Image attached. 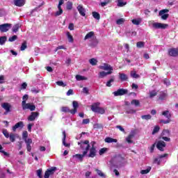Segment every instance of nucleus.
Instances as JSON below:
<instances>
[{
    "label": "nucleus",
    "mask_w": 178,
    "mask_h": 178,
    "mask_svg": "<svg viewBox=\"0 0 178 178\" xmlns=\"http://www.w3.org/2000/svg\"><path fill=\"white\" fill-rule=\"evenodd\" d=\"M99 69L106 71H102L99 73V77H100V79H104V77H106V76L113 73V67L108 63H103L102 65H99Z\"/></svg>",
    "instance_id": "1"
},
{
    "label": "nucleus",
    "mask_w": 178,
    "mask_h": 178,
    "mask_svg": "<svg viewBox=\"0 0 178 178\" xmlns=\"http://www.w3.org/2000/svg\"><path fill=\"white\" fill-rule=\"evenodd\" d=\"M124 159L120 156H116L111 159V163L116 166V168H120V166H123V161Z\"/></svg>",
    "instance_id": "2"
},
{
    "label": "nucleus",
    "mask_w": 178,
    "mask_h": 178,
    "mask_svg": "<svg viewBox=\"0 0 178 178\" xmlns=\"http://www.w3.org/2000/svg\"><path fill=\"white\" fill-rule=\"evenodd\" d=\"M78 145H80V148L82 149H85L83 152V155H87V152H88V149H90V141L85 140L78 143Z\"/></svg>",
    "instance_id": "3"
},
{
    "label": "nucleus",
    "mask_w": 178,
    "mask_h": 178,
    "mask_svg": "<svg viewBox=\"0 0 178 178\" xmlns=\"http://www.w3.org/2000/svg\"><path fill=\"white\" fill-rule=\"evenodd\" d=\"M22 106L23 111H26V109H29L31 112L35 111V106L34 104L32 103H26V101L24 100L22 102Z\"/></svg>",
    "instance_id": "4"
},
{
    "label": "nucleus",
    "mask_w": 178,
    "mask_h": 178,
    "mask_svg": "<svg viewBox=\"0 0 178 178\" xmlns=\"http://www.w3.org/2000/svg\"><path fill=\"white\" fill-rule=\"evenodd\" d=\"M96 143L92 141L90 143L91 148L90 149L88 158H94L97 155V147H95Z\"/></svg>",
    "instance_id": "5"
},
{
    "label": "nucleus",
    "mask_w": 178,
    "mask_h": 178,
    "mask_svg": "<svg viewBox=\"0 0 178 178\" xmlns=\"http://www.w3.org/2000/svg\"><path fill=\"white\" fill-rule=\"evenodd\" d=\"M127 92H129L127 89L120 88L117 91L113 92V94L115 97H120L122 95H125V94H127Z\"/></svg>",
    "instance_id": "6"
},
{
    "label": "nucleus",
    "mask_w": 178,
    "mask_h": 178,
    "mask_svg": "<svg viewBox=\"0 0 178 178\" xmlns=\"http://www.w3.org/2000/svg\"><path fill=\"white\" fill-rule=\"evenodd\" d=\"M12 27L11 24H3L0 25V31L1 33H6L7 31H9Z\"/></svg>",
    "instance_id": "7"
},
{
    "label": "nucleus",
    "mask_w": 178,
    "mask_h": 178,
    "mask_svg": "<svg viewBox=\"0 0 178 178\" xmlns=\"http://www.w3.org/2000/svg\"><path fill=\"white\" fill-rule=\"evenodd\" d=\"M168 12H169V10L168 9H164L159 11V16H161V19L163 20H166L168 17H169V14H165L168 13Z\"/></svg>",
    "instance_id": "8"
},
{
    "label": "nucleus",
    "mask_w": 178,
    "mask_h": 178,
    "mask_svg": "<svg viewBox=\"0 0 178 178\" xmlns=\"http://www.w3.org/2000/svg\"><path fill=\"white\" fill-rule=\"evenodd\" d=\"M1 107L3 108V109L6 110L4 115H7V113H9V112H10V108H12V105H10V104L8 102H5L1 104Z\"/></svg>",
    "instance_id": "9"
},
{
    "label": "nucleus",
    "mask_w": 178,
    "mask_h": 178,
    "mask_svg": "<svg viewBox=\"0 0 178 178\" xmlns=\"http://www.w3.org/2000/svg\"><path fill=\"white\" fill-rule=\"evenodd\" d=\"M40 113L38 112H32L31 115L28 117V120L29 122H34L36 118H38Z\"/></svg>",
    "instance_id": "10"
},
{
    "label": "nucleus",
    "mask_w": 178,
    "mask_h": 178,
    "mask_svg": "<svg viewBox=\"0 0 178 178\" xmlns=\"http://www.w3.org/2000/svg\"><path fill=\"white\" fill-rule=\"evenodd\" d=\"M153 27L154 29H166V27H168V24H165L159 22H154L153 23Z\"/></svg>",
    "instance_id": "11"
},
{
    "label": "nucleus",
    "mask_w": 178,
    "mask_h": 178,
    "mask_svg": "<svg viewBox=\"0 0 178 178\" xmlns=\"http://www.w3.org/2000/svg\"><path fill=\"white\" fill-rule=\"evenodd\" d=\"M72 105L74 108L70 111V113L72 115H74L77 113V108H79V102H77L76 101H74L72 102Z\"/></svg>",
    "instance_id": "12"
},
{
    "label": "nucleus",
    "mask_w": 178,
    "mask_h": 178,
    "mask_svg": "<svg viewBox=\"0 0 178 178\" xmlns=\"http://www.w3.org/2000/svg\"><path fill=\"white\" fill-rule=\"evenodd\" d=\"M76 9L81 16H83V17L86 16V8H83V5H79L76 7Z\"/></svg>",
    "instance_id": "13"
},
{
    "label": "nucleus",
    "mask_w": 178,
    "mask_h": 178,
    "mask_svg": "<svg viewBox=\"0 0 178 178\" xmlns=\"http://www.w3.org/2000/svg\"><path fill=\"white\" fill-rule=\"evenodd\" d=\"M156 147H157L158 149H159V151H163V148H165L166 147V143H165L164 141L159 140L157 143Z\"/></svg>",
    "instance_id": "14"
},
{
    "label": "nucleus",
    "mask_w": 178,
    "mask_h": 178,
    "mask_svg": "<svg viewBox=\"0 0 178 178\" xmlns=\"http://www.w3.org/2000/svg\"><path fill=\"white\" fill-rule=\"evenodd\" d=\"M23 127H24V124L23 122H19L13 127V131H16L17 129H23Z\"/></svg>",
    "instance_id": "15"
},
{
    "label": "nucleus",
    "mask_w": 178,
    "mask_h": 178,
    "mask_svg": "<svg viewBox=\"0 0 178 178\" xmlns=\"http://www.w3.org/2000/svg\"><path fill=\"white\" fill-rule=\"evenodd\" d=\"M24 3H26V0H14V4L15 6L22 7L24 6Z\"/></svg>",
    "instance_id": "16"
},
{
    "label": "nucleus",
    "mask_w": 178,
    "mask_h": 178,
    "mask_svg": "<svg viewBox=\"0 0 178 178\" xmlns=\"http://www.w3.org/2000/svg\"><path fill=\"white\" fill-rule=\"evenodd\" d=\"M168 54L170 56H178V49H170Z\"/></svg>",
    "instance_id": "17"
},
{
    "label": "nucleus",
    "mask_w": 178,
    "mask_h": 178,
    "mask_svg": "<svg viewBox=\"0 0 178 178\" xmlns=\"http://www.w3.org/2000/svg\"><path fill=\"white\" fill-rule=\"evenodd\" d=\"M133 138H134V132H131L127 138L126 141L128 144H133Z\"/></svg>",
    "instance_id": "18"
},
{
    "label": "nucleus",
    "mask_w": 178,
    "mask_h": 178,
    "mask_svg": "<svg viewBox=\"0 0 178 178\" xmlns=\"http://www.w3.org/2000/svg\"><path fill=\"white\" fill-rule=\"evenodd\" d=\"M168 156V154L160 155L159 158L154 159V163H157V165H161L162 158H165Z\"/></svg>",
    "instance_id": "19"
},
{
    "label": "nucleus",
    "mask_w": 178,
    "mask_h": 178,
    "mask_svg": "<svg viewBox=\"0 0 178 178\" xmlns=\"http://www.w3.org/2000/svg\"><path fill=\"white\" fill-rule=\"evenodd\" d=\"M104 141L108 144H111L112 143H118V139H113V138L107 137L104 139Z\"/></svg>",
    "instance_id": "20"
},
{
    "label": "nucleus",
    "mask_w": 178,
    "mask_h": 178,
    "mask_svg": "<svg viewBox=\"0 0 178 178\" xmlns=\"http://www.w3.org/2000/svg\"><path fill=\"white\" fill-rule=\"evenodd\" d=\"M119 76L121 81H127V80L129 79V76H127L126 74L119 73Z\"/></svg>",
    "instance_id": "21"
},
{
    "label": "nucleus",
    "mask_w": 178,
    "mask_h": 178,
    "mask_svg": "<svg viewBox=\"0 0 178 178\" xmlns=\"http://www.w3.org/2000/svg\"><path fill=\"white\" fill-rule=\"evenodd\" d=\"M63 145L65 147H70V144L66 143V131H63Z\"/></svg>",
    "instance_id": "22"
},
{
    "label": "nucleus",
    "mask_w": 178,
    "mask_h": 178,
    "mask_svg": "<svg viewBox=\"0 0 178 178\" xmlns=\"http://www.w3.org/2000/svg\"><path fill=\"white\" fill-rule=\"evenodd\" d=\"M167 97H168V95L165 92H163L159 95V99H160L161 101H165V99H166Z\"/></svg>",
    "instance_id": "23"
},
{
    "label": "nucleus",
    "mask_w": 178,
    "mask_h": 178,
    "mask_svg": "<svg viewBox=\"0 0 178 178\" xmlns=\"http://www.w3.org/2000/svg\"><path fill=\"white\" fill-rule=\"evenodd\" d=\"M163 116H165L167 119H170L172 118V115H170V113H169V111H165L162 113Z\"/></svg>",
    "instance_id": "24"
},
{
    "label": "nucleus",
    "mask_w": 178,
    "mask_h": 178,
    "mask_svg": "<svg viewBox=\"0 0 178 178\" xmlns=\"http://www.w3.org/2000/svg\"><path fill=\"white\" fill-rule=\"evenodd\" d=\"M86 154H84V153L83 154H75L73 156V158H76V159H79V161H80L81 162V161H83V158H84V156Z\"/></svg>",
    "instance_id": "25"
},
{
    "label": "nucleus",
    "mask_w": 178,
    "mask_h": 178,
    "mask_svg": "<svg viewBox=\"0 0 178 178\" xmlns=\"http://www.w3.org/2000/svg\"><path fill=\"white\" fill-rule=\"evenodd\" d=\"M19 29H20V25L19 24H17L13 26V33H17L19 31Z\"/></svg>",
    "instance_id": "26"
},
{
    "label": "nucleus",
    "mask_w": 178,
    "mask_h": 178,
    "mask_svg": "<svg viewBox=\"0 0 178 178\" xmlns=\"http://www.w3.org/2000/svg\"><path fill=\"white\" fill-rule=\"evenodd\" d=\"M94 35V32L90 31L88 33L86 34V35L84 38V40H90V38H92V36Z\"/></svg>",
    "instance_id": "27"
},
{
    "label": "nucleus",
    "mask_w": 178,
    "mask_h": 178,
    "mask_svg": "<svg viewBox=\"0 0 178 178\" xmlns=\"http://www.w3.org/2000/svg\"><path fill=\"white\" fill-rule=\"evenodd\" d=\"M95 171L97 172L98 176H99L102 178H106V175H104V172H102V171H101L100 170L98 169H95Z\"/></svg>",
    "instance_id": "28"
},
{
    "label": "nucleus",
    "mask_w": 178,
    "mask_h": 178,
    "mask_svg": "<svg viewBox=\"0 0 178 178\" xmlns=\"http://www.w3.org/2000/svg\"><path fill=\"white\" fill-rule=\"evenodd\" d=\"M92 15L94 19H96V20H99V19H101V15L97 12H92Z\"/></svg>",
    "instance_id": "29"
},
{
    "label": "nucleus",
    "mask_w": 178,
    "mask_h": 178,
    "mask_svg": "<svg viewBox=\"0 0 178 178\" xmlns=\"http://www.w3.org/2000/svg\"><path fill=\"white\" fill-rule=\"evenodd\" d=\"M67 38L68 39L69 42H73V41H74L73 36L72 35V34H70V32H67Z\"/></svg>",
    "instance_id": "30"
},
{
    "label": "nucleus",
    "mask_w": 178,
    "mask_h": 178,
    "mask_svg": "<svg viewBox=\"0 0 178 178\" xmlns=\"http://www.w3.org/2000/svg\"><path fill=\"white\" fill-rule=\"evenodd\" d=\"M158 93L156 92V90H152L149 92V98H154V97H156Z\"/></svg>",
    "instance_id": "31"
},
{
    "label": "nucleus",
    "mask_w": 178,
    "mask_h": 178,
    "mask_svg": "<svg viewBox=\"0 0 178 178\" xmlns=\"http://www.w3.org/2000/svg\"><path fill=\"white\" fill-rule=\"evenodd\" d=\"M66 8L67 10H72L73 9V3L72 1H67Z\"/></svg>",
    "instance_id": "32"
},
{
    "label": "nucleus",
    "mask_w": 178,
    "mask_h": 178,
    "mask_svg": "<svg viewBox=\"0 0 178 178\" xmlns=\"http://www.w3.org/2000/svg\"><path fill=\"white\" fill-rule=\"evenodd\" d=\"M89 63H90L92 66H95L97 65V63H98V60H97L95 58H91L89 60Z\"/></svg>",
    "instance_id": "33"
},
{
    "label": "nucleus",
    "mask_w": 178,
    "mask_h": 178,
    "mask_svg": "<svg viewBox=\"0 0 178 178\" xmlns=\"http://www.w3.org/2000/svg\"><path fill=\"white\" fill-rule=\"evenodd\" d=\"M99 41H98V40H97V39H94L92 42H91V43L90 44V47H97V45H98V44H99Z\"/></svg>",
    "instance_id": "34"
},
{
    "label": "nucleus",
    "mask_w": 178,
    "mask_h": 178,
    "mask_svg": "<svg viewBox=\"0 0 178 178\" xmlns=\"http://www.w3.org/2000/svg\"><path fill=\"white\" fill-rule=\"evenodd\" d=\"M151 172V167H148L146 170H142L140 171L141 175H147Z\"/></svg>",
    "instance_id": "35"
},
{
    "label": "nucleus",
    "mask_w": 178,
    "mask_h": 178,
    "mask_svg": "<svg viewBox=\"0 0 178 178\" xmlns=\"http://www.w3.org/2000/svg\"><path fill=\"white\" fill-rule=\"evenodd\" d=\"M131 104V105H135V106H140V101L138 99H133Z\"/></svg>",
    "instance_id": "36"
},
{
    "label": "nucleus",
    "mask_w": 178,
    "mask_h": 178,
    "mask_svg": "<svg viewBox=\"0 0 178 178\" xmlns=\"http://www.w3.org/2000/svg\"><path fill=\"white\" fill-rule=\"evenodd\" d=\"M6 36H1L0 37V45H3L5 42H6Z\"/></svg>",
    "instance_id": "37"
},
{
    "label": "nucleus",
    "mask_w": 178,
    "mask_h": 178,
    "mask_svg": "<svg viewBox=\"0 0 178 178\" xmlns=\"http://www.w3.org/2000/svg\"><path fill=\"white\" fill-rule=\"evenodd\" d=\"M132 23L136 26H138L141 23V19H134L132 20Z\"/></svg>",
    "instance_id": "38"
},
{
    "label": "nucleus",
    "mask_w": 178,
    "mask_h": 178,
    "mask_svg": "<svg viewBox=\"0 0 178 178\" xmlns=\"http://www.w3.org/2000/svg\"><path fill=\"white\" fill-rule=\"evenodd\" d=\"M145 45V42H138L136 43L137 48H144Z\"/></svg>",
    "instance_id": "39"
},
{
    "label": "nucleus",
    "mask_w": 178,
    "mask_h": 178,
    "mask_svg": "<svg viewBox=\"0 0 178 178\" xmlns=\"http://www.w3.org/2000/svg\"><path fill=\"white\" fill-rule=\"evenodd\" d=\"M58 11L55 13L56 16H60L62 13H63V10H62V8L58 7Z\"/></svg>",
    "instance_id": "40"
},
{
    "label": "nucleus",
    "mask_w": 178,
    "mask_h": 178,
    "mask_svg": "<svg viewBox=\"0 0 178 178\" xmlns=\"http://www.w3.org/2000/svg\"><path fill=\"white\" fill-rule=\"evenodd\" d=\"M76 79L77 80V81H81V80H87V78H86L81 75H76Z\"/></svg>",
    "instance_id": "41"
},
{
    "label": "nucleus",
    "mask_w": 178,
    "mask_h": 178,
    "mask_svg": "<svg viewBox=\"0 0 178 178\" xmlns=\"http://www.w3.org/2000/svg\"><path fill=\"white\" fill-rule=\"evenodd\" d=\"M70 108H69V107H67V106H63L61 107V112H65V113H67V112H70Z\"/></svg>",
    "instance_id": "42"
},
{
    "label": "nucleus",
    "mask_w": 178,
    "mask_h": 178,
    "mask_svg": "<svg viewBox=\"0 0 178 178\" xmlns=\"http://www.w3.org/2000/svg\"><path fill=\"white\" fill-rule=\"evenodd\" d=\"M9 138L11 143H15V140H16V136H15L14 134L11 133L10 134Z\"/></svg>",
    "instance_id": "43"
},
{
    "label": "nucleus",
    "mask_w": 178,
    "mask_h": 178,
    "mask_svg": "<svg viewBox=\"0 0 178 178\" xmlns=\"http://www.w3.org/2000/svg\"><path fill=\"white\" fill-rule=\"evenodd\" d=\"M108 3H111V0H106L105 1L101 2L100 6L104 8V6H106Z\"/></svg>",
    "instance_id": "44"
},
{
    "label": "nucleus",
    "mask_w": 178,
    "mask_h": 178,
    "mask_svg": "<svg viewBox=\"0 0 178 178\" xmlns=\"http://www.w3.org/2000/svg\"><path fill=\"white\" fill-rule=\"evenodd\" d=\"M56 170V167H52L51 168L47 170V172H49V175H54Z\"/></svg>",
    "instance_id": "45"
},
{
    "label": "nucleus",
    "mask_w": 178,
    "mask_h": 178,
    "mask_svg": "<svg viewBox=\"0 0 178 178\" xmlns=\"http://www.w3.org/2000/svg\"><path fill=\"white\" fill-rule=\"evenodd\" d=\"M131 77H134V79H138V77H140V75L137 74L135 71L131 72Z\"/></svg>",
    "instance_id": "46"
},
{
    "label": "nucleus",
    "mask_w": 178,
    "mask_h": 178,
    "mask_svg": "<svg viewBox=\"0 0 178 178\" xmlns=\"http://www.w3.org/2000/svg\"><path fill=\"white\" fill-rule=\"evenodd\" d=\"M142 119L143 120H149L151 119V115H145L141 116Z\"/></svg>",
    "instance_id": "47"
},
{
    "label": "nucleus",
    "mask_w": 178,
    "mask_h": 178,
    "mask_svg": "<svg viewBox=\"0 0 178 178\" xmlns=\"http://www.w3.org/2000/svg\"><path fill=\"white\" fill-rule=\"evenodd\" d=\"M57 86H59L60 87H66V83H63L62 81H58L56 82Z\"/></svg>",
    "instance_id": "48"
},
{
    "label": "nucleus",
    "mask_w": 178,
    "mask_h": 178,
    "mask_svg": "<svg viewBox=\"0 0 178 178\" xmlns=\"http://www.w3.org/2000/svg\"><path fill=\"white\" fill-rule=\"evenodd\" d=\"M27 137H29V133L27 132V131H24L22 133V140H26Z\"/></svg>",
    "instance_id": "49"
},
{
    "label": "nucleus",
    "mask_w": 178,
    "mask_h": 178,
    "mask_svg": "<svg viewBox=\"0 0 178 178\" xmlns=\"http://www.w3.org/2000/svg\"><path fill=\"white\" fill-rule=\"evenodd\" d=\"M126 20L124 18L118 19L116 21L117 24H123Z\"/></svg>",
    "instance_id": "50"
},
{
    "label": "nucleus",
    "mask_w": 178,
    "mask_h": 178,
    "mask_svg": "<svg viewBox=\"0 0 178 178\" xmlns=\"http://www.w3.org/2000/svg\"><path fill=\"white\" fill-rule=\"evenodd\" d=\"M16 40H17V35H13V37L8 38V41L10 42H13V41H16Z\"/></svg>",
    "instance_id": "51"
},
{
    "label": "nucleus",
    "mask_w": 178,
    "mask_h": 178,
    "mask_svg": "<svg viewBox=\"0 0 178 178\" xmlns=\"http://www.w3.org/2000/svg\"><path fill=\"white\" fill-rule=\"evenodd\" d=\"M113 81H115V79H111L108 81H107V83L106 84V87H111L112 83H113Z\"/></svg>",
    "instance_id": "52"
},
{
    "label": "nucleus",
    "mask_w": 178,
    "mask_h": 178,
    "mask_svg": "<svg viewBox=\"0 0 178 178\" xmlns=\"http://www.w3.org/2000/svg\"><path fill=\"white\" fill-rule=\"evenodd\" d=\"M3 136H5L6 138H9V137L10 136V135H9V132H8V131L6 129L3 130Z\"/></svg>",
    "instance_id": "53"
},
{
    "label": "nucleus",
    "mask_w": 178,
    "mask_h": 178,
    "mask_svg": "<svg viewBox=\"0 0 178 178\" xmlns=\"http://www.w3.org/2000/svg\"><path fill=\"white\" fill-rule=\"evenodd\" d=\"M159 126H156L154 127L153 131H152V134H156V133H158V131H159Z\"/></svg>",
    "instance_id": "54"
},
{
    "label": "nucleus",
    "mask_w": 178,
    "mask_h": 178,
    "mask_svg": "<svg viewBox=\"0 0 178 178\" xmlns=\"http://www.w3.org/2000/svg\"><path fill=\"white\" fill-rule=\"evenodd\" d=\"M27 48V42H24L21 46V51H24Z\"/></svg>",
    "instance_id": "55"
},
{
    "label": "nucleus",
    "mask_w": 178,
    "mask_h": 178,
    "mask_svg": "<svg viewBox=\"0 0 178 178\" xmlns=\"http://www.w3.org/2000/svg\"><path fill=\"white\" fill-rule=\"evenodd\" d=\"M36 173H37V176L39 177V178H42V170L41 169H39L36 171Z\"/></svg>",
    "instance_id": "56"
},
{
    "label": "nucleus",
    "mask_w": 178,
    "mask_h": 178,
    "mask_svg": "<svg viewBox=\"0 0 178 178\" xmlns=\"http://www.w3.org/2000/svg\"><path fill=\"white\" fill-rule=\"evenodd\" d=\"M106 148L104 147V148H102L99 152V155H104V154H105L106 152Z\"/></svg>",
    "instance_id": "57"
},
{
    "label": "nucleus",
    "mask_w": 178,
    "mask_h": 178,
    "mask_svg": "<svg viewBox=\"0 0 178 178\" xmlns=\"http://www.w3.org/2000/svg\"><path fill=\"white\" fill-rule=\"evenodd\" d=\"M124 5H126V3H124L123 1H122V0H118V6H119L120 8H122L124 6Z\"/></svg>",
    "instance_id": "58"
},
{
    "label": "nucleus",
    "mask_w": 178,
    "mask_h": 178,
    "mask_svg": "<svg viewBox=\"0 0 178 178\" xmlns=\"http://www.w3.org/2000/svg\"><path fill=\"white\" fill-rule=\"evenodd\" d=\"M97 113H101V115H104V113H105V109L99 107L98 110H97Z\"/></svg>",
    "instance_id": "59"
},
{
    "label": "nucleus",
    "mask_w": 178,
    "mask_h": 178,
    "mask_svg": "<svg viewBox=\"0 0 178 178\" xmlns=\"http://www.w3.org/2000/svg\"><path fill=\"white\" fill-rule=\"evenodd\" d=\"M24 140L26 143V145H31L32 143H33V140L31 138H26V139H25Z\"/></svg>",
    "instance_id": "60"
},
{
    "label": "nucleus",
    "mask_w": 178,
    "mask_h": 178,
    "mask_svg": "<svg viewBox=\"0 0 178 178\" xmlns=\"http://www.w3.org/2000/svg\"><path fill=\"white\" fill-rule=\"evenodd\" d=\"M31 92H33V94H38V92H40V89H37L35 88H33L31 89Z\"/></svg>",
    "instance_id": "61"
},
{
    "label": "nucleus",
    "mask_w": 178,
    "mask_h": 178,
    "mask_svg": "<svg viewBox=\"0 0 178 178\" xmlns=\"http://www.w3.org/2000/svg\"><path fill=\"white\" fill-rule=\"evenodd\" d=\"M99 108V107H97L95 106H92L91 109H92V112H96V113H97Z\"/></svg>",
    "instance_id": "62"
},
{
    "label": "nucleus",
    "mask_w": 178,
    "mask_h": 178,
    "mask_svg": "<svg viewBox=\"0 0 178 178\" xmlns=\"http://www.w3.org/2000/svg\"><path fill=\"white\" fill-rule=\"evenodd\" d=\"M169 134V130L164 129L161 133V136H168Z\"/></svg>",
    "instance_id": "63"
},
{
    "label": "nucleus",
    "mask_w": 178,
    "mask_h": 178,
    "mask_svg": "<svg viewBox=\"0 0 178 178\" xmlns=\"http://www.w3.org/2000/svg\"><path fill=\"white\" fill-rule=\"evenodd\" d=\"M163 83L165 86H170V81H169L168 79H164Z\"/></svg>",
    "instance_id": "64"
}]
</instances>
